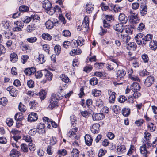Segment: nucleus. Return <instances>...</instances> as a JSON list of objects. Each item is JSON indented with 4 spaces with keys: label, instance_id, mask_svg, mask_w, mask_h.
<instances>
[{
    "label": "nucleus",
    "instance_id": "nucleus-1",
    "mask_svg": "<svg viewBox=\"0 0 157 157\" xmlns=\"http://www.w3.org/2000/svg\"><path fill=\"white\" fill-rule=\"evenodd\" d=\"M49 101L50 103L48 107L49 109H52L56 106H58V99L57 98L56 94H52Z\"/></svg>",
    "mask_w": 157,
    "mask_h": 157
},
{
    "label": "nucleus",
    "instance_id": "nucleus-2",
    "mask_svg": "<svg viewBox=\"0 0 157 157\" xmlns=\"http://www.w3.org/2000/svg\"><path fill=\"white\" fill-rule=\"evenodd\" d=\"M43 119L45 123L48 125L47 127L48 128H51V125L53 128H55L57 127V124L48 118L44 117L43 118Z\"/></svg>",
    "mask_w": 157,
    "mask_h": 157
},
{
    "label": "nucleus",
    "instance_id": "nucleus-3",
    "mask_svg": "<svg viewBox=\"0 0 157 157\" xmlns=\"http://www.w3.org/2000/svg\"><path fill=\"white\" fill-rule=\"evenodd\" d=\"M78 131L76 127L73 128L67 133V135L72 139H78L79 137L77 136L76 133Z\"/></svg>",
    "mask_w": 157,
    "mask_h": 157
},
{
    "label": "nucleus",
    "instance_id": "nucleus-4",
    "mask_svg": "<svg viewBox=\"0 0 157 157\" xmlns=\"http://www.w3.org/2000/svg\"><path fill=\"white\" fill-rule=\"evenodd\" d=\"M52 7V3L49 0H44L42 3V7L47 11L49 14V12L50 11Z\"/></svg>",
    "mask_w": 157,
    "mask_h": 157
},
{
    "label": "nucleus",
    "instance_id": "nucleus-5",
    "mask_svg": "<svg viewBox=\"0 0 157 157\" xmlns=\"http://www.w3.org/2000/svg\"><path fill=\"white\" fill-rule=\"evenodd\" d=\"M112 62L110 64H107L106 67L107 68L110 70H114V68H117L119 65V62L116 60L113 59H111Z\"/></svg>",
    "mask_w": 157,
    "mask_h": 157
},
{
    "label": "nucleus",
    "instance_id": "nucleus-6",
    "mask_svg": "<svg viewBox=\"0 0 157 157\" xmlns=\"http://www.w3.org/2000/svg\"><path fill=\"white\" fill-rule=\"evenodd\" d=\"M144 35L143 34L139 33L136 35L134 37L135 40L137 44L140 45L142 44L143 46H145L146 45V43L143 40Z\"/></svg>",
    "mask_w": 157,
    "mask_h": 157
},
{
    "label": "nucleus",
    "instance_id": "nucleus-7",
    "mask_svg": "<svg viewBox=\"0 0 157 157\" xmlns=\"http://www.w3.org/2000/svg\"><path fill=\"white\" fill-rule=\"evenodd\" d=\"M112 16L106 15L103 21V26L105 28H109L111 26L110 22L113 19Z\"/></svg>",
    "mask_w": 157,
    "mask_h": 157
},
{
    "label": "nucleus",
    "instance_id": "nucleus-8",
    "mask_svg": "<svg viewBox=\"0 0 157 157\" xmlns=\"http://www.w3.org/2000/svg\"><path fill=\"white\" fill-rule=\"evenodd\" d=\"M139 91H132V95L128 96V101L129 102H130V101H131L132 102V103H133L134 102V101L132 99L133 98L135 99L141 96V93Z\"/></svg>",
    "mask_w": 157,
    "mask_h": 157
},
{
    "label": "nucleus",
    "instance_id": "nucleus-9",
    "mask_svg": "<svg viewBox=\"0 0 157 157\" xmlns=\"http://www.w3.org/2000/svg\"><path fill=\"white\" fill-rule=\"evenodd\" d=\"M6 90L8 91L9 92L11 96L13 97H16L17 95L18 91L13 86H10L7 88Z\"/></svg>",
    "mask_w": 157,
    "mask_h": 157
},
{
    "label": "nucleus",
    "instance_id": "nucleus-10",
    "mask_svg": "<svg viewBox=\"0 0 157 157\" xmlns=\"http://www.w3.org/2000/svg\"><path fill=\"white\" fill-rule=\"evenodd\" d=\"M108 95L109 96V102L110 103H114L116 98V94L114 92H112L110 90H108Z\"/></svg>",
    "mask_w": 157,
    "mask_h": 157
},
{
    "label": "nucleus",
    "instance_id": "nucleus-11",
    "mask_svg": "<svg viewBox=\"0 0 157 157\" xmlns=\"http://www.w3.org/2000/svg\"><path fill=\"white\" fill-rule=\"evenodd\" d=\"M154 81V78L153 76H148L145 80L144 84L147 87L150 86Z\"/></svg>",
    "mask_w": 157,
    "mask_h": 157
},
{
    "label": "nucleus",
    "instance_id": "nucleus-12",
    "mask_svg": "<svg viewBox=\"0 0 157 157\" xmlns=\"http://www.w3.org/2000/svg\"><path fill=\"white\" fill-rule=\"evenodd\" d=\"M58 22L57 20H54V22L51 20H48L45 23L46 27L48 29H51L55 25V24Z\"/></svg>",
    "mask_w": 157,
    "mask_h": 157
},
{
    "label": "nucleus",
    "instance_id": "nucleus-13",
    "mask_svg": "<svg viewBox=\"0 0 157 157\" xmlns=\"http://www.w3.org/2000/svg\"><path fill=\"white\" fill-rule=\"evenodd\" d=\"M118 20L122 24H125L128 21V17L123 13H121L118 17Z\"/></svg>",
    "mask_w": 157,
    "mask_h": 157
},
{
    "label": "nucleus",
    "instance_id": "nucleus-14",
    "mask_svg": "<svg viewBox=\"0 0 157 157\" xmlns=\"http://www.w3.org/2000/svg\"><path fill=\"white\" fill-rule=\"evenodd\" d=\"M92 117L94 121H99L103 119L105 116L103 113H100L93 114Z\"/></svg>",
    "mask_w": 157,
    "mask_h": 157
},
{
    "label": "nucleus",
    "instance_id": "nucleus-15",
    "mask_svg": "<svg viewBox=\"0 0 157 157\" xmlns=\"http://www.w3.org/2000/svg\"><path fill=\"white\" fill-rule=\"evenodd\" d=\"M38 116L36 113H31L28 115V120L30 122L36 121L38 119Z\"/></svg>",
    "mask_w": 157,
    "mask_h": 157
},
{
    "label": "nucleus",
    "instance_id": "nucleus-16",
    "mask_svg": "<svg viewBox=\"0 0 157 157\" xmlns=\"http://www.w3.org/2000/svg\"><path fill=\"white\" fill-rule=\"evenodd\" d=\"M130 13L131 15L129 17V21L133 23H137L139 20L137 14L131 11L130 12Z\"/></svg>",
    "mask_w": 157,
    "mask_h": 157
},
{
    "label": "nucleus",
    "instance_id": "nucleus-17",
    "mask_svg": "<svg viewBox=\"0 0 157 157\" xmlns=\"http://www.w3.org/2000/svg\"><path fill=\"white\" fill-rule=\"evenodd\" d=\"M118 36L120 38L122 39L124 42L126 43L129 41L131 38L130 36L128 35H123L121 33H118Z\"/></svg>",
    "mask_w": 157,
    "mask_h": 157
},
{
    "label": "nucleus",
    "instance_id": "nucleus-18",
    "mask_svg": "<svg viewBox=\"0 0 157 157\" xmlns=\"http://www.w3.org/2000/svg\"><path fill=\"white\" fill-rule=\"evenodd\" d=\"M36 71V68L33 67L26 68L25 69L24 71L25 75L29 76L33 75Z\"/></svg>",
    "mask_w": 157,
    "mask_h": 157
},
{
    "label": "nucleus",
    "instance_id": "nucleus-19",
    "mask_svg": "<svg viewBox=\"0 0 157 157\" xmlns=\"http://www.w3.org/2000/svg\"><path fill=\"white\" fill-rule=\"evenodd\" d=\"M113 28L115 31L119 32V33H122L124 30L123 25L121 23H117L115 24L113 26Z\"/></svg>",
    "mask_w": 157,
    "mask_h": 157
},
{
    "label": "nucleus",
    "instance_id": "nucleus-20",
    "mask_svg": "<svg viewBox=\"0 0 157 157\" xmlns=\"http://www.w3.org/2000/svg\"><path fill=\"white\" fill-rule=\"evenodd\" d=\"M86 144L88 146H90L93 141V138L92 136L89 134H86L84 136Z\"/></svg>",
    "mask_w": 157,
    "mask_h": 157
},
{
    "label": "nucleus",
    "instance_id": "nucleus-21",
    "mask_svg": "<svg viewBox=\"0 0 157 157\" xmlns=\"http://www.w3.org/2000/svg\"><path fill=\"white\" fill-rule=\"evenodd\" d=\"M45 124L43 123H40L38 124L37 129L39 133L43 134L45 132Z\"/></svg>",
    "mask_w": 157,
    "mask_h": 157
},
{
    "label": "nucleus",
    "instance_id": "nucleus-22",
    "mask_svg": "<svg viewBox=\"0 0 157 157\" xmlns=\"http://www.w3.org/2000/svg\"><path fill=\"white\" fill-rule=\"evenodd\" d=\"M20 44L23 51L27 52L28 51H30L31 48L28 44H24L23 42H21Z\"/></svg>",
    "mask_w": 157,
    "mask_h": 157
},
{
    "label": "nucleus",
    "instance_id": "nucleus-23",
    "mask_svg": "<svg viewBox=\"0 0 157 157\" xmlns=\"http://www.w3.org/2000/svg\"><path fill=\"white\" fill-rule=\"evenodd\" d=\"M59 12H61L60 8L58 5H56L52 8L50 11L49 12V14L52 15L55 12L59 13Z\"/></svg>",
    "mask_w": 157,
    "mask_h": 157
},
{
    "label": "nucleus",
    "instance_id": "nucleus-24",
    "mask_svg": "<svg viewBox=\"0 0 157 157\" xmlns=\"http://www.w3.org/2000/svg\"><path fill=\"white\" fill-rule=\"evenodd\" d=\"M100 127V125L98 123H96L93 124L91 128V132L94 134L98 133L99 131Z\"/></svg>",
    "mask_w": 157,
    "mask_h": 157
},
{
    "label": "nucleus",
    "instance_id": "nucleus-25",
    "mask_svg": "<svg viewBox=\"0 0 157 157\" xmlns=\"http://www.w3.org/2000/svg\"><path fill=\"white\" fill-rule=\"evenodd\" d=\"M131 89L132 91H139L140 87L139 84L137 82H134L131 86Z\"/></svg>",
    "mask_w": 157,
    "mask_h": 157
},
{
    "label": "nucleus",
    "instance_id": "nucleus-26",
    "mask_svg": "<svg viewBox=\"0 0 157 157\" xmlns=\"http://www.w3.org/2000/svg\"><path fill=\"white\" fill-rule=\"evenodd\" d=\"M94 5L90 2H89L87 4L86 8L87 13L90 14L92 13L94 10Z\"/></svg>",
    "mask_w": 157,
    "mask_h": 157
},
{
    "label": "nucleus",
    "instance_id": "nucleus-27",
    "mask_svg": "<svg viewBox=\"0 0 157 157\" xmlns=\"http://www.w3.org/2000/svg\"><path fill=\"white\" fill-rule=\"evenodd\" d=\"M20 155V152L17 150L13 149L11 150L10 154V155L11 157H18Z\"/></svg>",
    "mask_w": 157,
    "mask_h": 157
},
{
    "label": "nucleus",
    "instance_id": "nucleus-28",
    "mask_svg": "<svg viewBox=\"0 0 157 157\" xmlns=\"http://www.w3.org/2000/svg\"><path fill=\"white\" fill-rule=\"evenodd\" d=\"M18 59V57L16 53L13 52L10 54V60L13 63H15Z\"/></svg>",
    "mask_w": 157,
    "mask_h": 157
},
{
    "label": "nucleus",
    "instance_id": "nucleus-29",
    "mask_svg": "<svg viewBox=\"0 0 157 157\" xmlns=\"http://www.w3.org/2000/svg\"><path fill=\"white\" fill-rule=\"evenodd\" d=\"M126 74V72L123 69L118 70L117 72V76L118 78H123Z\"/></svg>",
    "mask_w": 157,
    "mask_h": 157
},
{
    "label": "nucleus",
    "instance_id": "nucleus-30",
    "mask_svg": "<svg viewBox=\"0 0 157 157\" xmlns=\"http://www.w3.org/2000/svg\"><path fill=\"white\" fill-rule=\"evenodd\" d=\"M45 61L44 55L42 54H39L38 57L36 59V61L39 63L42 64L45 62Z\"/></svg>",
    "mask_w": 157,
    "mask_h": 157
},
{
    "label": "nucleus",
    "instance_id": "nucleus-31",
    "mask_svg": "<svg viewBox=\"0 0 157 157\" xmlns=\"http://www.w3.org/2000/svg\"><path fill=\"white\" fill-rule=\"evenodd\" d=\"M126 48L128 50L131 49L135 50L136 49L137 46L136 44L133 42H131L126 46Z\"/></svg>",
    "mask_w": 157,
    "mask_h": 157
},
{
    "label": "nucleus",
    "instance_id": "nucleus-32",
    "mask_svg": "<svg viewBox=\"0 0 157 157\" xmlns=\"http://www.w3.org/2000/svg\"><path fill=\"white\" fill-rule=\"evenodd\" d=\"M82 51L80 49L78 48L76 49L72 50L70 52V54L71 56H74L75 55H79L81 54Z\"/></svg>",
    "mask_w": 157,
    "mask_h": 157
},
{
    "label": "nucleus",
    "instance_id": "nucleus-33",
    "mask_svg": "<svg viewBox=\"0 0 157 157\" xmlns=\"http://www.w3.org/2000/svg\"><path fill=\"white\" fill-rule=\"evenodd\" d=\"M140 153L144 155V156L146 155L147 151L146 148V145L145 144L143 145L140 148Z\"/></svg>",
    "mask_w": 157,
    "mask_h": 157
},
{
    "label": "nucleus",
    "instance_id": "nucleus-34",
    "mask_svg": "<svg viewBox=\"0 0 157 157\" xmlns=\"http://www.w3.org/2000/svg\"><path fill=\"white\" fill-rule=\"evenodd\" d=\"M149 47L152 50H156L157 49V42L152 40L149 43Z\"/></svg>",
    "mask_w": 157,
    "mask_h": 157
},
{
    "label": "nucleus",
    "instance_id": "nucleus-35",
    "mask_svg": "<svg viewBox=\"0 0 157 157\" xmlns=\"http://www.w3.org/2000/svg\"><path fill=\"white\" fill-rule=\"evenodd\" d=\"M89 25V18L87 16H85L83 20L82 26H84L85 28H86L88 29Z\"/></svg>",
    "mask_w": 157,
    "mask_h": 157
},
{
    "label": "nucleus",
    "instance_id": "nucleus-36",
    "mask_svg": "<svg viewBox=\"0 0 157 157\" xmlns=\"http://www.w3.org/2000/svg\"><path fill=\"white\" fill-rule=\"evenodd\" d=\"M153 35L150 34H147L143 38V40L145 42H147L152 40Z\"/></svg>",
    "mask_w": 157,
    "mask_h": 157
},
{
    "label": "nucleus",
    "instance_id": "nucleus-37",
    "mask_svg": "<svg viewBox=\"0 0 157 157\" xmlns=\"http://www.w3.org/2000/svg\"><path fill=\"white\" fill-rule=\"evenodd\" d=\"M95 104L97 107L101 108L104 106V102L101 99L98 98L96 101Z\"/></svg>",
    "mask_w": 157,
    "mask_h": 157
},
{
    "label": "nucleus",
    "instance_id": "nucleus-38",
    "mask_svg": "<svg viewBox=\"0 0 157 157\" xmlns=\"http://www.w3.org/2000/svg\"><path fill=\"white\" fill-rule=\"evenodd\" d=\"M140 8V14L142 16H144L147 13V7L146 6L141 5Z\"/></svg>",
    "mask_w": 157,
    "mask_h": 157
},
{
    "label": "nucleus",
    "instance_id": "nucleus-39",
    "mask_svg": "<svg viewBox=\"0 0 157 157\" xmlns=\"http://www.w3.org/2000/svg\"><path fill=\"white\" fill-rule=\"evenodd\" d=\"M2 26L5 29H6L7 30H10V25L8 22L6 21H3L2 22Z\"/></svg>",
    "mask_w": 157,
    "mask_h": 157
},
{
    "label": "nucleus",
    "instance_id": "nucleus-40",
    "mask_svg": "<svg viewBox=\"0 0 157 157\" xmlns=\"http://www.w3.org/2000/svg\"><path fill=\"white\" fill-rule=\"evenodd\" d=\"M130 72V74H129V76L130 78H131L132 80L135 81H140V79L137 76L132 75L131 74L132 73H133V71H132V70H131V71Z\"/></svg>",
    "mask_w": 157,
    "mask_h": 157
},
{
    "label": "nucleus",
    "instance_id": "nucleus-41",
    "mask_svg": "<svg viewBox=\"0 0 157 157\" xmlns=\"http://www.w3.org/2000/svg\"><path fill=\"white\" fill-rule=\"evenodd\" d=\"M45 72H46L45 76L47 79L49 81L51 80L53 76L52 74L50 71L46 70H45Z\"/></svg>",
    "mask_w": 157,
    "mask_h": 157
},
{
    "label": "nucleus",
    "instance_id": "nucleus-42",
    "mask_svg": "<svg viewBox=\"0 0 157 157\" xmlns=\"http://www.w3.org/2000/svg\"><path fill=\"white\" fill-rule=\"evenodd\" d=\"M117 150L120 153H123L125 151L126 147L124 145H121L117 147Z\"/></svg>",
    "mask_w": 157,
    "mask_h": 157
},
{
    "label": "nucleus",
    "instance_id": "nucleus-43",
    "mask_svg": "<svg viewBox=\"0 0 157 157\" xmlns=\"http://www.w3.org/2000/svg\"><path fill=\"white\" fill-rule=\"evenodd\" d=\"M19 10L20 12H27L29 10V7L25 5H22L19 7Z\"/></svg>",
    "mask_w": 157,
    "mask_h": 157
},
{
    "label": "nucleus",
    "instance_id": "nucleus-44",
    "mask_svg": "<svg viewBox=\"0 0 157 157\" xmlns=\"http://www.w3.org/2000/svg\"><path fill=\"white\" fill-rule=\"evenodd\" d=\"M31 21L32 20L33 21L36 22L39 20L40 18L39 16L36 13L33 14L30 17Z\"/></svg>",
    "mask_w": 157,
    "mask_h": 157
},
{
    "label": "nucleus",
    "instance_id": "nucleus-45",
    "mask_svg": "<svg viewBox=\"0 0 157 157\" xmlns=\"http://www.w3.org/2000/svg\"><path fill=\"white\" fill-rule=\"evenodd\" d=\"M46 93L44 90H41L39 93L40 98L42 100L44 99L46 97Z\"/></svg>",
    "mask_w": 157,
    "mask_h": 157
},
{
    "label": "nucleus",
    "instance_id": "nucleus-46",
    "mask_svg": "<svg viewBox=\"0 0 157 157\" xmlns=\"http://www.w3.org/2000/svg\"><path fill=\"white\" fill-rule=\"evenodd\" d=\"M60 78L62 81L65 83H68L69 82L70 80L68 77L64 74H62L60 76Z\"/></svg>",
    "mask_w": 157,
    "mask_h": 157
},
{
    "label": "nucleus",
    "instance_id": "nucleus-47",
    "mask_svg": "<svg viewBox=\"0 0 157 157\" xmlns=\"http://www.w3.org/2000/svg\"><path fill=\"white\" fill-rule=\"evenodd\" d=\"M41 36L42 38L45 40L50 41L52 39V36L48 33H43Z\"/></svg>",
    "mask_w": 157,
    "mask_h": 157
},
{
    "label": "nucleus",
    "instance_id": "nucleus-48",
    "mask_svg": "<svg viewBox=\"0 0 157 157\" xmlns=\"http://www.w3.org/2000/svg\"><path fill=\"white\" fill-rule=\"evenodd\" d=\"M37 38L35 36L29 37L26 39L27 41L30 43H35L37 41Z\"/></svg>",
    "mask_w": 157,
    "mask_h": 157
},
{
    "label": "nucleus",
    "instance_id": "nucleus-49",
    "mask_svg": "<svg viewBox=\"0 0 157 157\" xmlns=\"http://www.w3.org/2000/svg\"><path fill=\"white\" fill-rule=\"evenodd\" d=\"M21 151L24 152H27L28 151L27 146L25 144H22L21 145Z\"/></svg>",
    "mask_w": 157,
    "mask_h": 157
},
{
    "label": "nucleus",
    "instance_id": "nucleus-50",
    "mask_svg": "<svg viewBox=\"0 0 157 157\" xmlns=\"http://www.w3.org/2000/svg\"><path fill=\"white\" fill-rule=\"evenodd\" d=\"M92 92V95L95 97L99 96L101 94V92L100 90L95 89H93Z\"/></svg>",
    "mask_w": 157,
    "mask_h": 157
},
{
    "label": "nucleus",
    "instance_id": "nucleus-51",
    "mask_svg": "<svg viewBox=\"0 0 157 157\" xmlns=\"http://www.w3.org/2000/svg\"><path fill=\"white\" fill-rule=\"evenodd\" d=\"M70 120L71 125H74L76 124L77 120L76 117L74 115L71 116L70 117Z\"/></svg>",
    "mask_w": 157,
    "mask_h": 157
},
{
    "label": "nucleus",
    "instance_id": "nucleus-52",
    "mask_svg": "<svg viewBox=\"0 0 157 157\" xmlns=\"http://www.w3.org/2000/svg\"><path fill=\"white\" fill-rule=\"evenodd\" d=\"M45 72V71H39L35 73V76L36 78H41L43 75V74Z\"/></svg>",
    "mask_w": 157,
    "mask_h": 157
},
{
    "label": "nucleus",
    "instance_id": "nucleus-53",
    "mask_svg": "<svg viewBox=\"0 0 157 157\" xmlns=\"http://www.w3.org/2000/svg\"><path fill=\"white\" fill-rule=\"evenodd\" d=\"M77 41L78 44L79 46H81L85 44V40L82 37H78Z\"/></svg>",
    "mask_w": 157,
    "mask_h": 157
},
{
    "label": "nucleus",
    "instance_id": "nucleus-54",
    "mask_svg": "<svg viewBox=\"0 0 157 157\" xmlns=\"http://www.w3.org/2000/svg\"><path fill=\"white\" fill-rule=\"evenodd\" d=\"M55 53L57 55H59L61 52V47L59 45H56L54 48Z\"/></svg>",
    "mask_w": 157,
    "mask_h": 157
},
{
    "label": "nucleus",
    "instance_id": "nucleus-55",
    "mask_svg": "<svg viewBox=\"0 0 157 157\" xmlns=\"http://www.w3.org/2000/svg\"><path fill=\"white\" fill-rule=\"evenodd\" d=\"M98 82V81L95 77H93L90 80V83L92 85H96Z\"/></svg>",
    "mask_w": 157,
    "mask_h": 157
},
{
    "label": "nucleus",
    "instance_id": "nucleus-56",
    "mask_svg": "<svg viewBox=\"0 0 157 157\" xmlns=\"http://www.w3.org/2000/svg\"><path fill=\"white\" fill-rule=\"evenodd\" d=\"M130 113V109L128 108H125L122 110V114L125 117L128 116L129 114Z\"/></svg>",
    "mask_w": 157,
    "mask_h": 157
},
{
    "label": "nucleus",
    "instance_id": "nucleus-57",
    "mask_svg": "<svg viewBox=\"0 0 157 157\" xmlns=\"http://www.w3.org/2000/svg\"><path fill=\"white\" fill-rule=\"evenodd\" d=\"M29 105L30 109H35L36 107V102L35 100H32L29 102Z\"/></svg>",
    "mask_w": 157,
    "mask_h": 157
},
{
    "label": "nucleus",
    "instance_id": "nucleus-58",
    "mask_svg": "<svg viewBox=\"0 0 157 157\" xmlns=\"http://www.w3.org/2000/svg\"><path fill=\"white\" fill-rule=\"evenodd\" d=\"M16 120L19 121H21L22 120L23 116L21 113H17L14 117Z\"/></svg>",
    "mask_w": 157,
    "mask_h": 157
},
{
    "label": "nucleus",
    "instance_id": "nucleus-59",
    "mask_svg": "<svg viewBox=\"0 0 157 157\" xmlns=\"http://www.w3.org/2000/svg\"><path fill=\"white\" fill-rule=\"evenodd\" d=\"M79 151L77 149H73L72 153V155L73 157H79Z\"/></svg>",
    "mask_w": 157,
    "mask_h": 157
},
{
    "label": "nucleus",
    "instance_id": "nucleus-60",
    "mask_svg": "<svg viewBox=\"0 0 157 157\" xmlns=\"http://www.w3.org/2000/svg\"><path fill=\"white\" fill-rule=\"evenodd\" d=\"M30 17L25 16L21 18V20L24 23H28L31 21Z\"/></svg>",
    "mask_w": 157,
    "mask_h": 157
},
{
    "label": "nucleus",
    "instance_id": "nucleus-61",
    "mask_svg": "<svg viewBox=\"0 0 157 157\" xmlns=\"http://www.w3.org/2000/svg\"><path fill=\"white\" fill-rule=\"evenodd\" d=\"M147 128L151 132H153L155 129V127L152 123H149L148 124Z\"/></svg>",
    "mask_w": 157,
    "mask_h": 157
},
{
    "label": "nucleus",
    "instance_id": "nucleus-62",
    "mask_svg": "<svg viewBox=\"0 0 157 157\" xmlns=\"http://www.w3.org/2000/svg\"><path fill=\"white\" fill-rule=\"evenodd\" d=\"M141 57L144 63H147L149 60V57L147 54L144 53L141 56Z\"/></svg>",
    "mask_w": 157,
    "mask_h": 157
},
{
    "label": "nucleus",
    "instance_id": "nucleus-63",
    "mask_svg": "<svg viewBox=\"0 0 157 157\" xmlns=\"http://www.w3.org/2000/svg\"><path fill=\"white\" fill-rule=\"evenodd\" d=\"M49 144L51 145H53L57 143V140L56 138L52 137H51L49 140Z\"/></svg>",
    "mask_w": 157,
    "mask_h": 157
},
{
    "label": "nucleus",
    "instance_id": "nucleus-64",
    "mask_svg": "<svg viewBox=\"0 0 157 157\" xmlns=\"http://www.w3.org/2000/svg\"><path fill=\"white\" fill-rule=\"evenodd\" d=\"M7 100L6 97H3L0 99V104L3 106L6 105Z\"/></svg>",
    "mask_w": 157,
    "mask_h": 157
}]
</instances>
